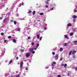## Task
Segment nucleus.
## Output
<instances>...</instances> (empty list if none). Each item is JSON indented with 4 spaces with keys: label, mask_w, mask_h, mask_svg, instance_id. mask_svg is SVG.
I'll list each match as a JSON object with an SVG mask.
<instances>
[{
    "label": "nucleus",
    "mask_w": 77,
    "mask_h": 77,
    "mask_svg": "<svg viewBox=\"0 0 77 77\" xmlns=\"http://www.w3.org/2000/svg\"><path fill=\"white\" fill-rule=\"evenodd\" d=\"M10 15V13L9 12L7 14V17L5 18L4 20L3 23H5L6 24L8 23V22L9 21V17H7L8 16H9Z\"/></svg>",
    "instance_id": "nucleus-1"
},
{
    "label": "nucleus",
    "mask_w": 77,
    "mask_h": 77,
    "mask_svg": "<svg viewBox=\"0 0 77 77\" xmlns=\"http://www.w3.org/2000/svg\"><path fill=\"white\" fill-rule=\"evenodd\" d=\"M23 62H21V63H20V70H21H21H22V69H23Z\"/></svg>",
    "instance_id": "nucleus-2"
},
{
    "label": "nucleus",
    "mask_w": 77,
    "mask_h": 77,
    "mask_svg": "<svg viewBox=\"0 0 77 77\" xmlns=\"http://www.w3.org/2000/svg\"><path fill=\"white\" fill-rule=\"evenodd\" d=\"M4 7H5V5L3 3L0 4V9H2Z\"/></svg>",
    "instance_id": "nucleus-3"
},
{
    "label": "nucleus",
    "mask_w": 77,
    "mask_h": 77,
    "mask_svg": "<svg viewBox=\"0 0 77 77\" xmlns=\"http://www.w3.org/2000/svg\"><path fill=\"white\" fill-rule=\"evenodd\" d=\"M59 57V54H56L55 56L54 57V58L56 59V60H57L58 59V57Z\"/></svg>",
    "instance_id": "nucleus-4"
},
{
    "label": "nucleus",
    "mask_w": 77,
    "mask_h": 77,
    "mask_svg": "<svg viewBox=\"0 0 77 77\" xmlns=\"http://www.w3.org/2000/svg\"><path fill=\"white\" fill-rule=\"evenodd\" d=\"M51 6L53 8H54L56 6V5L55 4L53 3L52 4V5Z\"/></svg>",
    "instance_id": "nucleus-5"
},
{
    "label": "nucleus",
    "mask_w": 77,
    "mask_h": 77,
    "mask_svg": "<svg viewBox=\"0 0 77 77\" xmlns=\"http://www.w3.org/2000/svg\"><path fill=\"white\" fill-rule=\"evenodd\" d=\"M33 50H34V48H31L29 49V50L30 51H33Z\"/></svg>",
    "instance_id": "nucleus-6"
},
{
    "label": "nucleus",
    "mask_w": 77,
    "mask_h": 77,
    "mask_svg": "<svg viewBox=\"0 0 77 77\" xmlns=\"http://www.w3.org/2000/svg\"><path fill=\"white\" fill-rule=\"evenodd\" d=\"M30 54L29 53H26V56L27 57H29V56H30Z\"/></svg>",
    "instance_id": "nucleus-7"
},
{
    "label": "nucleus",
    "mask_w": 77,
    "mask_h": 77,
    "mask_svg": "<svg viewBox=\"0 0 77 77\" xmlns=\"http://www.w3.org/2000/svg\"><path fill=\"white\" fill-rule=\"evenodd\" d=\"M2 54H4V53H5V48H4L3 50H2Z\"/></svg>",
    "instance_id": "nucleus-8"
},
{
    "label": "nucleus",
    "mask_w": 77,
    "mask_h": 77,
    "mask_svg": "<svg viewBox=\"0 0 77 77\" xmlns=\"http://www.w3.org/2000/svg\"><path fill=\"white\" fill-rule=\"evenodd\" d=\"M71 26H72V23H69L67 25V26H68V27H71Z\"/></svg>",
    "instance_id": "nucleus-9"
},
{
    "label": "nucleus",
    "mask_w": 77,
    "mask_h": 77,
    "mask_svg": "<svg viewBox=\"0 0 77 77\" xmlns=\"http://www.w3.org/2000/svg\"><path fill=\"white\" fill-rule=\"evenodd\" d=\"M49 2V0H47V1L45 2L46 4L48 5H49L50 3L49 2Z\"/></svg>",
    "instance_id": "nucleus-10"
},
{
    "label": "nucleus",
    "mask_w": 77,
    "mask_h": 77,
    "mask_svg": "<svg viewBox=\"0 0 77 77\" xmlns=\"http://www.w3.org/2000/svg\"><path fill=\"white\" fill-rule=\"evenodd\" d=\"M20 28H17L16 29V31H20Z\"/></svg>",
    "instance_id": "nucleus-11"
},
{
    "label": "nucleus",
    "mask_w": 77,
    "mask_h": 77,
    "mask_svg": "<svg viewBox=\"0 0 77 77\" xmlns=\"http://www.w3.org/2000/svg\"><path fill=\"white\" fill-rule=\"evenodd\" d=\"M14 56H17V52H14Z\"/></svg>",
    "instance_id": "nucleus-12"
},
{
    "label": "nucleus",
    "mask_w": 77,
    "mask_h": 77,
    "mask_svg": "<svg viewBox=\"0 0 77 77\" xmlns=\"http://www.w3.org/2000/svg\"><path fill=\"white\" fill-rule=\"evenodd\" d=\"M64 37L65 38H66V39H69V38H68V36H67V35H65Z\"/></svg>",
    "instance_id": "nucleus-13"
},
{
    "label": "nucleus",
    "mask_w": 77,
    "mask_h": 77,
    "mask_svg": "<svg viewBox=\"0 0 77 77\" xmlns=\"http://www.w3.org/2000/svg\"><path fill=\"white\" fill-rule=\"evenodd\" d=\"M60 51H63V48H60Z\"/></svg>",
    "instance_id": "nucleus-14"
},
{
    "label": "nucleus",
    "mask_w": 77,
    "mask_h": 77,
    "mask_svg": "<svg viewBox=\"0 0 77 77\" xmlns=\"http://www.w3.org/2000/svg\"><path fill=\"white\" fill-rule=\"evenodd\" d=\"M54 64H56V62H54L51 63V65H54Z\"/></svg>",
    "instance_id": "nucleus-15"
},
{
    "label": "nucleus",
    "mask_w": 77,
    "mask_h": 77,
    "mask_svg": "<svg viewBox=\"0 0 77 77\" xmlns=\"http://www.w3.org/2000/svg\"><path fill=\"white\" fill-rule=\"evenodd\" d=\"M71 73L70 72H68V73H67L68 75H71Z\"/></svg>",
    "instance_id": "nucleus-16"
},
{
    "label": "nucleus",
    "mask_w": 77,
    "mask_h": 77,
    "mask_svg": "<svg viewBox=\"0 0 77 77\" xmlns=\"http://www.w3.org/2000/svg\"><path fill=\"white\" fill-rule=\"evenodd\" d=\"M47 27H45V26H44V29L45 30H47Z\"/></svg>",
    "instance_id": "nucleus-17"
},
{
    "label": "nucleus",
    "mask_w": 77,
    "mask_h": 77,
    "mask_svg": "<svg viewBox=\"0 0 77 77\" xmlns=\"http://www.w3.org/2000/svg\"><path fill=\"white\" fill-rule=\"evenodd\" d=\"M77 18V16L74 15L72 16V18Z\"/></svg>",
    "instance_id": "nucleus-18"
},
{
    "label": "nucleus",
    "mask_w": 77,
    "mask_h": 77,
    "mask_svg": "<svg viewBox=\"0 0 77 77\" xmlns=\"http://www.w3.org/2000/svg\"><path fill=\"white\" fill-rule=\"evenodd\" d=\"M33 24V22H31L29 23V25H32Z\"/></svg>",
    "instance_id": "nucleus-19"
},
{
    "label": "nucleus",
    "mask_w": 77,
    "mask_h": 77,
    "mask_svg": "<svg viewBox=\"0 0 77 77\" xmlns=\"http://www.w3.org/2000/svg\"><path fill=\"white\" fill-rule=\"evenodd\" d=\"M72 30L74 32H75V31H76V29L75 28L73 29Z\"/></svg>",
    "instance_id": "nucleus-20"
},
{
    "label": "nucleus",
    "mask_w": 77,
    "mask_h": 77,
    "mask_svg": "<svg viewBox=\"0 0 77 77\" xmlns=\"http://www.w3.org/2000/svg\"><path fill=\"white\" fill-rule=\"evenodd\" d=\"M73 43H75V44H77V41H75L73 42Z\"/></svg>",
    "instance_id": "nucleus-21"
},
{
    "label": "nucleus",
    "mask_w": 77,
    "mask_h": 77,
    "mask_svg": "<svg viewBox=\"0 0 77 77\" xmlns=\"http://www.w3.org/2000/svg\"><path fill=\"white\" fill-rule=\"evenodd\" d=\"M76 53V51H73L72 52V54H74V53Z\"/></svg>",
    "instance_id": "nucleus-22"
},
{
    "label": "nucleus",
    "mask_w": 77,
    "mask_h": 77,
    "mask_svg": "<svg viewBox=\"0 0 77 77\" xmlns=\"http://www.w3.org/2000/svg\"><path fill=\"white\" fill-rule=\"evenodd\" d=\"M67 44H68L67 43H65L63 45L65 46V47H66V46H67Z\"/></svg>",
    "instance_id": "nucleus-23"
},
{
    "label": "nucleus",
    "mask_w": 77,
    "mask_h": 77,
    "mask_svg": "<svg viewBox=\"0 0 77 77\" xmlns=\"http://www.w3.org/2000/svg\"><path fill=\"white\" fill-rule=\"evenodd\" d=\"M19 20H24V18H20Z\"/></svg>",
    "instance_id": "nucleus-24"
},
{
    "label": "nucleus",
    "mask_w": 77,
    "mask_h": 77,
    "mask_svg": "<svg viewBox=\"0 0 77 77\" xmlns=\"http://www.w3.org/2000/svg\"><path fill=\"white\" fill-rule=\"evenodd\" d=\"M67 66V64H65L64 65V68H66V66Z\"/></svg>",
    "instance_id": "nucleus-25"
},
{
    "label": "nucleus",
    "mask_w": 77,
    "mask_h": 77,
    "mask_svg": "<svg viewBox=\"0 0 77 77\" xmlns=\"http://www.w3.org/2000/svg\"><path fill=\"white\" fill-rule=\"evenodd\" d=\"M13 42H14V43H15V42H16V40H15V39H13Z\"/></svg>",
    "instance_id": "nucleus-26"
},
{
    "label": "nucleus",
    "mask_w": 77,
    "mask_h": 77,
    "mask_svg": "<svg viewBox=\"0 0 77 77\" xmlns=\"http://www.w3.org/2000/svg\"><path fill=\"white\" fill-rule=\"evenodd\" d=\"M72 54V51H70L69 53V55H70Z\"/></svg>",
    "instance_id": "nucleus-27"
},
{
    "label": "nucleus",
    "mask_w": 77,
    "mask_h": 77,
    "mask_svg": "<svg viewBox=\"0 0 77 77\" xmlns=\"http://www.w3.org/2000/svg\"><path fill=\"white\" fill-rule=\"evenodd\" d=\"M39 44H37L36 46L35 47H37V48H38V47H39Z\"/></svg>",
    "instance_id": "nucleus-28"
},
{
    "label": "nucleus",
    "mask_w": 77,
    "mask_h": 77,
    "mask_svg": "<svg viewBox=\"0 0 77 77\" xmlns=\"http://www.w3.org/2000/svg\"><path fill=\"white\" fill-rule=\"evenodd\" d=\"M31 12H32V11H30V10H29V11L28 12V14H30Z\"/></svg>",
    "instance_id": "nucleus-29"
},
{
    "label": "nucleus",
    "mask_w": 77,
    "mask_h": 77,
    "mask_svg": "<svg viewBox=\"0 0 77 77\" xmlns=\"http://www.w3.org/2000/svg\"><path fill=\"white\" fill-rule=\"evenodd\" d=\"M12 62V60H11L9 62V64H11Z\"/></svg>",
    "instance_id": "nucleus-30"
},
{
    "label": "nucleus",
    "mask_w": 77,
    "mask_h": 77,
    "mask_svg": "<svg viewBox=\"0 0 77 77\" xmlns=\"http://www.w3.org/2000/svg\"><path fill=\"white\" fill-rule=\"evenodd\" d=\"M37 37L38 39H39V34H37Z\"/></svg>",
    "instance_id": "nucleus-31"
},
{
    "label": "nucleus",
    "mask_w": 77,
    "mask_h": 77,
    "mask_svg": "<svg viewBox=\"0 0 77 77\" xmlns=\"http://www.w3.org/2000/svg\"><path fill=\"white\" fill-rule=\"evenodd\" d=\"M44 15V13H41L40 14V15Z\"/></svg>",
    "instance_id": "nucleus-32"
},
{
    "label": "nucleus",
    "mask_w": 77,
    "mask_h": 77,
    "mask_svg": "<svg viewBox=\"0 0 77 77\" xmlns=\"http://www.w3.org/2000/svg\"><path fill=\"white\" fill-rule=\"evenodd\" d=\"M36 25H35V24H34L33 25V28H34V27H36Z\"/></svg>",
    "instance_id": "nucleus-33"
},
{
    "label": "nucleus",
    "mask_w": 77,
    "mask_h": 77,
    "mask_svg": "<svg viewBox=\"0 0 77 77\" xmlns=\"http://www.w3.org/2000/svg\"><path fill=\"white\" fill-rule=\"evenodd\" d=\"M70 36H72L73 35V33L71 32L70 33Z\"/></svg>",
    "instance_id": "nucleus-34"
},
{
    "label": "nucleus",
    "mask_w": 77,
    "mask_h": 77,
    "mask_svg": "<svg viewBox=\"0 0 77 77\" xmlns=\"http://www.w3.org/2000/svg\"><path fill=\"white\" fill-rule=\"evenodd\" d=\"M14 24L16 25V24H17V21H14Z\"/></svg>",
    "instance_id": "nucleus-35"
},
{
    "label": "nucleus",
    "mask_w": 77,
    "mask_h": 77,
    "mask_svg": "<svg viewBox=\"0 0 77 77\" xmlns=\"http://www.w3.org/2000/svg\"><path fill=\"white\" fill-rule=\"evenodd\" d=\"M35 13H36V11H34L33 12V15H35Z\"/></svg>",
    "instance_id": "nucleus-36"
},
{
    "label": "nucleus",
    "mask_w": 77,
    "mask_h": 77,
    "mask_svg": "<svg viewBox=\"0 0 77 77\" xmlns=\"http://www.w3.org/2000/svg\"><path fill=\"white\" fill-rule=\"evenodd\" d=\"M31 39V37L30 36H29L28 38V39Z\"/></svg>",
    "instance_id": "nucleus-37"
},
{
    "label": "nucleus",
    "mask_w": 77,
    "mask_h": 77,
    "mask_svg": "<svg viewBox=\"0 0 77 77\" xmlns=\"http://www.w3.org/2000/svg\"><path fill=\"white\" fill-rule=\"evenodd\" d=\"M37 48H38L35 47V48H34V49L35 50H36Z\"/></svg>",
    "instance_id": "nucleus-38"
},
{
    "label": "nucleus",
    "mask_w": 77,
    "mask_h": 77,
    "mask_svg": "<svg viewBox=\"0 0 77 77\" xmlns=\"http://www.w3.org/2000/svg\"><path fill=\"white\" fill-rule=\"evenodd\" d=\"M52 67V69H54V65H51Z\"/></svg>",
    "instance_id": "nucleus-39"
},
{
    "label": "nucleus",
    "mask_w": 77,
    "mask_h": 77,
    "mask_svg": "<svg viewBox=\"0 0 77 77\" xmlns=\"http://www.w3.org/2000/svg\"><path fill=\"white\" fill-rule=\"evenodd\" d=\"M74 12H77V10H75V9L74 10Z\"/></svg>",
    "instance_id": "nucleus-40"
},
{
    "label": "nucleus",
    "mask_w": 77,
    "mask_h": 77,
    "mask_svg": "<svg viewBox=\"0 0 77 77\" xmlns=\"http://www.w3.org/2000/svg\"><path fill=\"white\" fill-rule=\"evenodd\" d=\"M16 77H20V74H18Z\"/></svg>",
    "instance_id": "nucleus-41"
},
{
    "label": "nucleus",
    "mask_w": 77,
    "mask_h": 77,
    "mask_svg": "<svg viewBox=\"0 0 77 77\" xmlns=\"http://www.w3.org/2000/svg\"><path fill=\"white\" fill-rule=\"evenodd\" d=\"M20 51L21 52H23V51H24L23 49H20Z\"/></svg>",
    "instance_id": "nucleus-42"
},
{
    "label": "nucleus",
    "mask_w": 77,
    "mask_h": 77,
    "mask_svg": "<svg viewBox=\"0 0 77 77\" xmlns=\"http://www.w3.org/2000/svg\"><path fill=\"white\" fill-rule=\"evenodd\" d=\"M35 35H38V32H37L36 33H35Z\"/></svg>",
    "instance_id": "nucleus-43"
},
{
    "label": "nucleus",
    "mask_w": 77,
    "mask_h": 77,
    "mask_svg": "<svg viewBox=\"0 0 77 77\" xmlns=\"http://www.w3.org/2000/svg\"><path fill=\"white\" fill-rule=\"evenodd\" d=\"M8 38L9 39H10V38H11V36H9L8 37Z\"/></svg>",
    "instance_id": "nucleus-44"
},
{
    "label": "nucleus",
    "mask_w": 77,
    "mask_h": 77,
    "mask_svg": "<svg viewBox=\"0 0 77 77\" xmlns=\"http://www.w3.org/2000/svg\"><path fill=\"white\" fill-rule=\"evenodd\" d=\"M32 45H34V43L33 42H32L31 44Z\"/></svg>",
    "instance_id": "nucleus-45"
},
{
    "label": "nucleus",
    "mask_w": 77,
    "mask_h": 77,
    "mask_svg": "<svg viewBox=\"0 0 77 77\" xmlns=\"http://www.w3.org/2000/svg\"><path fill=\"white\" fill-rule=\"evenodd\" d=\"M52 54L53 55H54V54H55V52H52Z\"/></svg>",
    "instance_id": "nucleus-46"
},
{
    "label": "nucleus",
    "mask_w": 77,
    "mask_h": 77,
    "mask_svg": "<svg viewBox=\"0 0 77 77\" xmlns=\"http://www.w3.org/2000/svg\"><path fill=\"white\" fill-rule=\"evenodd\" d=\"M73 58H75V55H74L73 56Z\"/></svg>",
    "instance_id": "nucleus-47"
},
{
    "label": "nucleus",
    "mask_w": 77,
    "mask_h": 77,
    "mask_svg": "<svg viewBox=\"0 0 77 77\" xmlns=\"http://www.w3.org/2000/svg\"><path fill=\"white\" fill-rule=\"evenodd\" d=\"M42 37H41L40 38V39H39V41H41V40L42 39Z\"/></svg>",
    "instance_id": "nucleus-48"
},
{
    "label": "nucleus",
    "mask_w": 77,
    "mask_h": 77,
    "mask_svg": "<svg viewBox=\"0 0 77 77\" xmlns=\"http://www.w3.org/2000/svg\"><path fill=\"white\" fill-rule=\"evenodd\" d=\"M35 51H33L32 52V54H35Z\"/></svg>",
    "instance_id": "nucleus-49"
},
{
    "label": "nucleus",
    "mask_w": 77,
    "mask_h": 77,
    "mask_svg": "<svg viewBox=\"0 0 77 77\" xmlns=\"http://www.w3.org/2000/svg\"><path fill=\"white\" fill-rule=\"evenodd\" d=\"M1 35H4V33H1Z\"/></svg>",
    "instance_id": "nucleus-50"
},
{
    "label": "nucleus",
    "mask_w": 77,
    "mask_h": 77,
    "mask_svg": "<svg viewBox=\"0 0 77 77\" xmlns=\"http://www.w3.org/2000/svg\"><path fill=\"white\" fill-rule=\"evenodd\" d=\"M62 59H63V58L62 57L60 59V61L62 60Z\"/></svg>",
    "instance_id": "nucleus-51"
},
{
    "label": "nucleus",
    "mask_w": 77,
    "mask_h": 77,
    "mask_svg": "<svg viewBox=\"0 0 77 77\" xmlns=\"http://www.w3.org/2000/svg\"><path fill=\"white\" fill-rule=\"evenodd\" d=\"M29 32H30V30H28L27 33H29Z\"/></svg>",
    "instance_id": "nucleus-52"
},
{
    "label": "nucleus",
    "mask_w": 77,
    "mask_h": 77,
    "mask_svg": "<svg viewBox=\"0 0 77 77\" xmlns=\"http://www.w3.org/2000/svg\"><path fill=\"white\" fill-rule=\"evenodd\" d=\"M45 8H48V5H46L45 7Z\"/></svg>",
    "instance_id": "nucleus-53"
},
{
    "label": "nucleus",
    "mask_w": 77,
    "mask_h": 77,
    "mask_svg": "<svg viewBox=\"0 0 77 77\" xmlns=\"http://www.w3.org/2000/svg\"><path fill=\"white\" fill-rule=\"evenodd\" d=\"M16 16H17V17H18V16H19V15L17 13V14H16Z\"/></svg>",
    "instance_id": "nucleus-54"
},
{
    "label": "nucleus",
    "mask_w": 77,
    "mask_h": 77,
    "mask_svg": "<svg viewBox=\"0 0 77 77\" xmlns=\"http://www.w3.org/2000/svg\"><path fill=\"white\" fill-rule=\"evenodd\" d=\"M5 2H6L8 0H3Z\"/></svg>",
    "instance_id": "nucleus-55"
},
{
    "label": "nucleus",
    "mask_w": 77,
    "mask_h": 77,
    "mask_svg": "<svg viewBox=\"0 0 77 77\" xmlns=\"http://www.w3.org/2000/svg\"><path fill=\"white\" fill-rule=\"evenodd\" d=\"M57 77H60V75H58Z\"/></svg>",
    "instance_id": "nucleus-56"
},
{
    "label": "nucleus",
    "mask_w": 77,
    "mask_h": 77,
    "mask_svg": "<svg viewBox=\"0 0 77 77\" xmlns=\"http://www.w3.org/2000/svg\"><path fill=\"white\" fill-rule=\"evenodd\" d=\"M18 7H20L21 6V4H19L18 5Z\"/></svg>",
    "instance_id": "nucleus-57"
},
{
    "label": "nucleus",
    "mask_w": 77,
    "mask_h": 77,
    "mask_svg": "<svg viewBox=\"0 0 77 77\" xmlns=\"http://www.w3.org/2000/svg\"><path fill=\"white\" fill-rule=\"evenodd\" d=\"M7 42V41L6 40H4V43H6Z\"/></svg>",
    "instance_id": "nucleus-58"
},
{
    "label": "nucleus",
    "mask_w": 77,
    "mask_h": 77,
    "mask_svg": "<svg viewBox=\"0 0 77 77\" xmlns=\"http://www.w3.org/2000/svg\"><path fill=\"white\" fill-rule=\"evenodd\" d=\"M13 21H14V20H11V23L12 22H13Z\"/></svg>",
    "instance_id": "nucleus-59"
},
{
    "label": "nucleus",
    "mask_w": 77,
    "mask_h": 77,
    "mask_svg": "<svg viewBox=\"0 0 77 77\" xmlns=\"http://www.w3.org/2000/svg\"><path fill=\"white\" fill-rule=\"evenodd\" d=\"M45 69H48V67H45Z\"/></svg>",
    "instance_id": "nucleus-60"
},
{
    "label": "nucleus",
    "mask_w": 77,
    "mask_h": 77,
    "mask_svg": "<svg viewBox=\"0 0 77 77\" xmlns=\"http://www.w3.org/2000/svg\"><path fill=\"white\" fill-rule=\"evenodd\" d=\"M73 22H74L75 21V20L74 19L73 20Z\"/></svg>",
    "instance_id": "nucleus-61"
},
{
    "label": "nucleus",
    "mask_w": 77,
    "mask_h": 77,
    "mask_svg": "<svg viewBox=\"0 0 77 77\" xmlns=\"http://www.w3.org/2000/svg\"><path fill=\"white\" fill-rule=\"evenodd\" d=\"M75 71H77V67H76L75 68Z\"/></svg>",
    "instance_id": "nucleus-62"
},
{
    "label": "nucleus",
    "mask_w": 77,
    "mask_h": 77,
    "mask_svg": "<svg viewBox=\"0 0 77 77\" xmlns=\"http://www.w3.org/2000/svg\"><path fill=\"white\" fill-rule=\"evenodd\" d=\"M2 19H3L2 17H0V20H2Z\"/></svg>",
    "instance_id": "nucleus-63"
},
{
    "label": "nucleus",
    "mask_w": 77,
    "mask_h": 77,
    "mask_svg": "<svg viewBox=\"0 0 77 77\" xmlns=\"http://www.w3.org/2000/svg\"><path fill=\"white\" fill-rule=\"evenodd\" d=\"M25 69H26V70H28V69L26 67L25 68Z\"/></svg>",
    "instance_id": "nucleus-64"
}]
</instances>
